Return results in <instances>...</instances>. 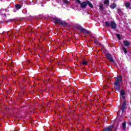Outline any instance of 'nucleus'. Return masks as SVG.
<instances>
[{
	"instance_id": "1",
	"label": "nucleus",
	"mask_w": 131,
	"mask_h": 131,
	"mask_svg": "<svg viewBox=\"0 0 131 131\" xmlns=\"http://www.w3.org/2000/svg\"><path fill=\"white\" fill-rule=\"evenodd\" d=\"M122 80V78L121 76H118L116 78V81L114 83L115 89L117 90L118 91H119V89H120V84L119 83L120 81H121Z\"/></svg>"
},
{
	"instance_id": "2",
	"label": "nucleus",
	"mask_w": 131,
	"mask_h": 131,
	"mask_svg": "<svg viewBox=\"0 0 131 131\" xmlns=\"http://www.w3.org/2000/svg\"><path fill=\"white\" fill-rule=\"evenodd\" d=\"M55 23H58L59 25H62V26H67V23L64 21H62L59 18L54 19Z\"/></svg>"
},
{
	"instance_id": "3",
	"label": "nucleus",
	"mask_w": 131,
	"mask_h": 131,
	"mask_svg": "<svg viewBox=\"0 0 131 131\" xmlns=\"http://www.w3.org/2000/svg\"><path fill=\"white\" fill-rule=\"evenodd\" d=\"M77 29L78 30H79L80 32H82L83 33H86L87 34H90V31L85 30V29H84L81 26L78 25L77 26Z\"/></svg>"
},
{
	"instance_id": "4",
	"label": "nucleus",
	"mask_w": 131,
	"mask_h": 131,
	"mask_svg": "<svg viewBox=\"0 0 131 131\" xmlns=\"http://www.w3.org/2000/svg\"><path fill=\"white\" fill-rule=\"evenodd\" d=\"M105 25L108 27L111 26L112 28H113L114 29L116 28V24H115V22L114 21H111V23L106 21L105 22Z\"/></svg>"
},
{
	"instance_id": "5",
	"label": "nucleus",
	"mask_w": 131,
	"mask_h": 131,
	"mask_svg": "<svg viewBox=\"0 0 131 131\" xmlns=\"http://www.w3.org/2000/svg\"><path fill=\"white\" fill-rule=\"evenodd\" d=\"M78 3L80 5L81 8H85L88 6V3L85 2H83L81 3L79 0H78Z\"/></svg>"
},
{
	"instance_id": "6",
	"label": "nucleus",
	"mask_w": 131,
	"mask_h": 131,
	"mask_svg": "<svg viewBox=\"0 0 131 131\" xmlns=\"http://www.w3.org/2000/svg\"><path fill=\"white\" fill-rule=\"evenodd\" d=\"M106 57H107V58L110 60V62H112V63H114V60H113V58H112L111 54H107L106 55Z\"/></svg>"
},
{
	"instance_id": "7",
	"label": "nucleus",
	"mask_w": 131,
	"mask_h": 131,
	"mask_svg": "<svg viewBox=\"0 0 131 131\" xmlns=\"http://www.w3.org/2000/svg\"><path fill=\"white\" fill-rule=\"evenodd\" d=\"M123 42L125 47H129L130 46V42L127 40H124Z\"/></svg>"
},
{
	"instance_id": "8",
	"label": "nucleus",
	"mask_w": 131,
	"mask_h": 131,
	"mask_svg": "<svg viewBox=\"0 0 131 131\" xmlns=\"http://www.w3.org/2000/svg\"><path fill=\"white\" fill-rule=\"evenodd\" d=\"M113 128V126H109L103 129V131H111Z\"/></svg>"
},
{
	"instance_id": "9",
	"label": "nucleus",
	"mask_w": 131,
	"mask_h": 131,
	"mask_svg": "<svg viewBox=\"0 0 131 131\" xmlns=\"http://www.w3.org/2000/svg\"><path fill=\"white\" fill-rule=\"evenodd\" d=\"M68 1H63V3H62V7H68Z\"/></svg>"
},
{
	"instance_id": "10",
	"label": "nucleus",
	"mask_w": 131,
	"mask_h": 131,
	"mask_svg": "<svg viewBox=\"0 0 131 131\" xmlns=\"http://www.w3.org/2000/svg\"><path fill=\"white\" fill-rule=\"evenodd\" d=\"M125 6L126 7V9H128V8H130V3L127 2H125Z\"/></svg>"
},
{
	"instance_id": "11",
	"label": "nucleus",
	"mask_w": 131,
	"mask_h": 131,
	"mask_svg": "<svg viewBox=\"0 0 131 131\" xmlns=\"http://www.w3.org/2000/svg\"><path fill=\"white\" fill-rule=\"evenodd\" d=\"M116 7H117V5H116V4L115 3H113L112 5L110 6V7L111 8V9H115Z\"/></svg>"
},
{
	"instance_id": "12",
	"label": "nucleus",
	"mask_w": 131,
	"mask_h": 131,
	"mask_svg": "<svg viewBox=\"0 0 131 131\" xmlns=\"http://www.w3.org/2000/svg\"><path fill=\"white\" fill-rule=\"evenodd\" d=\"M125 103H126V101H124L123 103V104L121 107V110H122V111H123L124 110V108H125Z\"/></svg>"
},
{
	"instance_id": "13",
	"label": "nucleus",
	"mask_w": 131,
	"mask_h": 131,
	"mask_svg": "<svg viewBox=\"0 0 131 131\" xmlns=\"http://www.w3.org/2000/svg\"><path fill=\"white\" fill-rule=\"evenodd\" d=\"M21 8H22V6L20 4H16L15 5V8L16 10H19V9H21Z\"/></svg>"
},
{
	"instance_id": "14",
	"label": "nucleus",
	"mask_w": 131,
	"mask_h": 131,
	"mask_svg": "<svg viewBox=\"0 0 131 131\" xmlns=\"http://www.w3.org/2000/svg\"><path fill=\"white\" fill-rule=\"evenodd\" d=\"M103 4L104 5H106V6H109V4H110V1H109V0H104Z\"/></svg>"
},
{
	"instance_id": "15",
	"label": "nucleus",
	"mask_w": 131,
	"mask_h": 131,
	"mask_svg": "<svg viewBox=\"0 0 131 131\" xmlns=\"http://www.w3.org/2000/svg\"><path fill=\"white\" fill-rule=\"evenodd\" d=\"M87 5H89L90 8H94V6L93 5V4L89 1H87Z\"/></svg>"
},
{
	"instance_id": "16",
	"label": "nucleus",
	"mask_w": 131,
	"mask_h": 131,
	"mask_svg": "<svg viewBox=\"0 0 131 131\" xmlns=\"http://www.w3.org/2000/svg\"><path fill=\"white\" fill-rule=\"evenodd\" d=\"M82 65H88V61L85 60H83L81 62Z\"/></svg>"
},
{
	"instance_id": "17",
	"label": "nucleus",
	"mask_w": 131,
	"mask_h": 131,
	"mask_svg": "<svg viewBox=\"0 0 131 131\" xmlns=\"http://www.w3.org/2000/svg\"><path fill=\"white\" fill-rule=\"evenodd\" d=\"M126 125V123L125 122H124L122 123V127L123 129H125Z\"/></svg>"
},
{
	"instance_id": "18",
	"label": "nucleus",
	"mask_w": 131,
	"mask_h": 131,
	"mask_svg": "<svg viewBox=\"0 0 131 131\" xmlns=\"http://www.w3.org/2000/svg\"><path fill=\"white\" fill-rule=\"evenodd\" d=\"M116 36H117V37L118 38V39L119 40L121 39V37H120V34H117Z\"/></svg>"
},
{
	"instance_id": "19",
	"label": "nucleus",
	"mask_w": 131,
	"mask_h": 131,
	"mask_svg": "<svg viewBox=\"0 0 131 131\" xmlns=\"http://www.w3.org/2000/svg\"><path fill=\"white\" fill-rule=\"evenodd\" d=\"M122 49L125 54H127V50H126V49H125L124 47H123Z\"/></svg>"
},
{
	"instance_id": "20",
	"label": "nucleus",
	"mask_w": 131,
	"mask_h": 131,
	"mask_svg": "<svg viewBox=\"0 0 131 131\" xmlns=\"http://www.w3.org/2000/svg\"><path fill=\"white\" fill-rule=\"evenodd\" d=\"M99 8L100 10H103V5L102 4V3H100L99 4Z\"/></svg>"
},
{
	"instance_id": "21",
	"label": "nucleus",
	"mask_w": 131,
	"mask_h": 131,
	"mask_svg": "<svg viewBox=\"0 0 131 131\" xmlns=\"http://www.w3.org/2000/svg\"><path fill=\"white\" fill-rule=\"evenodd\" d=\"M124 94H125V93L124 92V91L123 90H121L120 91V94L122 95V96H123L124 95Z\"/></svg>"
},
{
	"instance_id": "22",
	"label": "nucleus",
	"mask_w": 131,
	"mask_h": 131,
	"mask_svg": "<svg viewBox=\"0 0 131 131\" xmlns=\"http://www.w3.org/2000/svg\"><path fill=\"white\" fill-rule=\"evenodd\" d=\"M118 11L119 13L121 12V10L120 9V8H118Z\"/></svg>"
},
{
	"instance_id": "23",
	"label": "nucleus",
	"mask_w": 131,
	"mask_h": 131,
	"mask_svg": "<svg viewBox=\"0 0 131 131\" xmlns=\"http://www.w3.org/2000/svg\"><path fill=\"white\" fill-rule=\"evenodd\" d=\"M121 98H122V99H124V96L122 95V96H121Z\"/></svg>"
}]
</instances>
